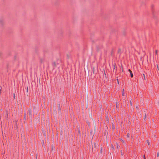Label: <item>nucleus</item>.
<instances>
[{"instance_id": "1", "label": "nucleus", "mask_w": 159, "mask_h": 159, "mask_svg": "<svg viewBox=\"0 0 159 159\" xmlns=\"http://www.w3.org/2000/svg\"><path fill=\"white\" fill-rule=\"evenodd\" d=\"M98 147V144L94 143L93 145V150L94 151H95Z\"/></svg>"}, {"instance_id": "2", "label": "nucleus", "mask_w": 159, "mask_h": 159, "mask_svg": "<svg viewBox=\"0 0 159 159\" xmlns=\"http://www.w3.org/2000/svg\"><path fill=\"white\" fill-rule=\"evenodd\" d=\"M129 71V72H130V76L131 77H133V74H132L131 70H130V69H129L128 70Z\"/></svg>"}, {"instance_id": "3", "label": "nucleus", "mask_w": 159, "mask_h": 159, "mask_svg": "<svg viewBox=\"0 0 159 159\" xmlns=\"http://www.w3.org/2000/svg\"><path fill=\"white\" fill-rule=\"evenodd\" d=\"M29 113L30 116H31L32 111L30 109L29 110Z\"/></svg>"}, {"instance_id": "4", "label": "nucleus", "mask_w": 159, "mask_h": 159, "mask_svg": "<svg viewBox=\"0 0 159 159\" xmlns=\"http://www.w3.org/2000/svg\"><path fill=\"white\" fill-rule=\"evenodd\" d=\"M52 150L53 151H54L55 150V148L53 145L52 146Z\"/></svg>"}, {"instance_id": "5", "label": "nucleus", "mask_w": 159, "mask_h": 159, "mask_svg": "<svg viewBox=\"0 0 159 159\" xmlns=\"http://www.w3.org/2000/svg\"><path fill=\"white\" fill-rule=\"evenodd\" d=\"M93 72L94 74H95V73H96V72L95 71V70H94V68H93Z\"/></svg>"}, {"instance_id": "6", "label": "nucleus", "mask_w": 159, "mask_h": 159, "mask_svg": "<svg viewBox=\"0 0 159 159\" xmlns=\"http://www.w3.org/2000/svg\"><path fill=\"white\" fill-rule=\"evenodd\" d=\"M122 94L123 96H124V89H123Z\"/></svg>"}, {"instance_id": "7", "label": "nucleus", "mask_w": 159, "mask_h": 159, "mask_svg": "<svg viewBox=\"0 0 159 159\" xmlns=\"http://www.w3.org/2000/svg\"><path fill=\"white\" fill-rule=\"evenodd\" d=\"M147 143L148 144V145H149V141L148 140H147Z\"/></svg>"}, {"instance_id": "8", "label": "nucleus", "mask_w": 159, "mask_h": 159, "mask_svg": "<svg viewBox=\"0 0 159 159\" xmlns=\"http://www.w3.org/2000/svg\"><path fill=\"white\" fill-rule=\"evenodd\" d=\"M143 77H144V79L145 80H146V78H145V75L144 74H143Z\"/></svg>"}, {"instance_id": "9", "label": "nucleus", "mask_w": 159, "mask_h": 159, "mask_svg": "<svg viewBox=\"0 0 159 159\" xmlns=\"http://www.w3.org/2000/svg\"><path fill=\"white\" fill-rule=\"evenodd\" d=\"M157 157L159 156V152H158L157 154Z\"/></svg>"}, {"instance_id": "10", "label": "nucleus", "mask_w": 159, "mask_h": 159, "mask_svg": "<svg viewBox=\"0 0 159 159\" xmlns=\"http://www.w3.org/2000/svg\"><path fill=\"white\" fill-rule=\"evenodd\" d=\"M130 105H132V104L131 102V101L130 100Z\"/></svg>"}, {"instance_id": "11", "label": "nucleus", "mask_w": 159, "mask_h": 159, "mask_svg": "<svg viewBox=\"0 0 159 159\" xmlns=\"http://www.w3.org/2000/svg\"><path fill=\"white\" fill-rule=\"evenodd\" d=\"M157 69H158V70H159V69L158 68V67L157 65Z\"/></svg>"}, {"instance_id": "12", "label": "nucleus", "mask_w": 159, "mask_h": 159, "mask_svg": "<svg viewBox=\"0 0 159 159\" xmlns=\"http://www.w3.org/2000/svg\"><path fill=\"white\" fill-rule=\"evenodd\" d=\"M157 50L156 51V54H157Z\"/></svg>"}, {"instance_id": "13", "label": "nucleus", "mask_w": 159, "mask_h": 159, "mask_svg": "<svg viewBox=\"0 0 159 159\" xmlns=\"http://www.w3.org/2000/svg\"><path fill=\"white\" fill-rule=\"evenodd\" d=\"M14 97V98H15V95L14 93V97Z\"/></svg>"}, {"instance_id": "14", "label": "nucleus", "mask_w": 159, "mask_h": 159, "mask_svg": "<svg viewBox=\"0 0 159 159\" xmlns=\"http://www.w3.org/2000/svg\"><path fill=\"white\" fill-rule=\"evenodd\" d=\"M143 157H144V159H146L145 157V155H144L143 156Z\"/></svg>"}, {"instance_id": "15", "label": "nucleus", "mask_w": 159, "mask_h": 159, "mask_svg": "<svg viewBox=\"0 0 159 159\" xmlns=\"http://www.w3.org/2000/svg\"><path fill=\"white\" fill-rule=\"evenodd\" d=\"M111 147H112L113 148H114L113 146V145H111Z\"/></svg>"}, {"instance_id": "16", "label": "nucleus", "mask_w": 159, "mask_h": 159, "mask_svg": "<svg viewBox=\"0 0 159 159\" xmlns=\"http://www.w3.org/2000/svg\"><path fill=\"white\" fill-rule=\"evenodd\" d=\"M127 136L128 137H129V135H128V134L127 135Z\"/></svg>"}, {"instance_id": "17", "label": "nucleus", "mask_w": 159, "mask_h": 159, "mask_svg": "<svg viewBox=\"0 0 159 159\" xmlns=\"http://www.w3.org/2000/svg\"><path fill=\"white\" fill-rule=\"evenodd\" d=\"M146 117V115L145 114V118Z\"/></svg>"}, {"instance_id": "18", "label": "nucleus", "mask_w": 159, "mask_h": 159, "mask_svg": "<svg viewBox=\"0 0 159 159\" xmlns=\"http://www.w3.org/2000/svg\"><path fill=\"white\" fill-rule=\"evenodd\" d=\"M117 82H118V84H119V81L118 80H117Z\"/></svg>"}, {"instance_id": "19", "label": "nucleus", "mask_w": 159, "mask_h": 159, "mask_svg": "<svg viewBox=\"0 0 159 159\" xmlns=\"http://www.w3.org/2000/svg\"><path fill=\"white\" fill-rule=\"evenodd\" d=\"M25 117H26V114H25Z\"/></svg>"}, {"instance_id": "20", "label": "nucleus", "mask_w": 159, "mask_h": 159, "mask_svg": "<svg viewBox=\"0 0 159 159\" xmlns=\"http://www.w3.org/2000/svg\"><path fill=\"white\" fill-rule=\"evenodd\" d=\"M102 149H101V153H102Z\"/></svg>"}, {"instance_id": "21", "label": "nucleus", "mask_w": 159, "mask_h": 159, "mask_svg": "<svg viewBox=\"0 0 159 159\" xmlns=\"http://www.w3.org/2000/svg\"><path fill=\"white\" fill-rule=\"evenodd\" d=\"M114 66V68H115V66Z\"/></svg>"}, {"instance_id": "22", "label": "nucleus", "mask_w": 159, "mask_h": 159, "mask_svg": "<svg viewBox=\"0 0 159 159\" xmlns=\"http://www.w3.org/2000/svg\"><path fill=\"white\" fill-rule=\"evenodd\" d=\"M121 155H122V152H121Z\"/></svg>"}]
</instances>
